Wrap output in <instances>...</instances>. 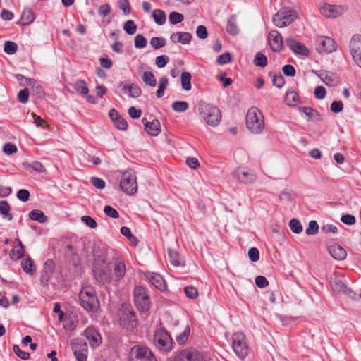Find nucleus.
<instances>
[{
  "instance_id": "nucleus-1",
  "label": "nucleus",
  "mask_w": 361,
  "mask_h": 361,
  "mask_svg": "<svg viewBox=\"0 0 361 361\" xmlns=\"http://www.w3.org/2000/svg\"><path fill=\"white\" fill-rule=\"evenodd\" d=\"M92 273L99 283L109 284L113 280L112 266L103 257H99L94 259Z\"/></svg>"
},
{
  "instance_id": "nucleus-2",
  "label": "nucleus",
  "mask_w": 361,
  "mask_h": 361,
  "mask_svg": "<svg viewBox=\"0 0 361 361\" xmlns=\"http://www.w3.org/2000/svg\"><path fill=\"white\" fill-rule=\"evenodd\" d=\"M197 109L198 113L207 125L216 126L220 123L221 113L216 106L201 101L197 104Z\"/></svg>"
},
{
  "instance_id": "nucleus-3",
  "label": "nucleus",
  "mask_w": 361,
  "mask_h": 361,
  "mask_svg": "<svg viewBox=\"0 0 361 361\" xmlns=\"http://www.w3.org/2000/svg\"><path fill=\"white\" fill-rule=\"evenodd\" d=\"M154 344L160 352L167 353L173 349L174 341L164 328L157 329L154 334Z\"/></svg>"
},
{
  "instance_id": "nucleus-4",
  "label": "nucleus",
  "mask_w": 361,
  "mask_h": 361,
  "mask_svg": "<svg viewBox=\"0 0 361 361\" xmlns=\"http://www.w3.org/2000/svg\"><path fill=\"white\" fill-rule=\"evenodd\" d=\"M246 126L254 134H259L264 128L262 113L256 107L250 108L246 114Z\"/></svg>"
},
{
  "instance_id": "nucleus-5",
  "label": "nucleus",
  "mask_w": 361,
  "mask_h": 361,
  "mask_svg": "<svg viewBox=\"0 0 361 361\" xmlns=\"http://www.w3.org/2000/svg\"><path fill=\"white\" fill-rule=\"evenodd\" d=\"M134 302L139 311L147 312L149 310L151 300L149 291L142 286H137L133 290Z\"/></svg>"
},
{
  "instance_id": "nucleus-6",
  "label": "nucleus",
  "mask_w": 361,
  "mask_h": 361,
  "mask_svg": "<svg viewBox=\"0 0 361 361\" xmlns=\"http://www.w3.org/2000/svg\"><path fill=\"white\" fill-rule=\"evenodd\" d=\"M79 300L82 307L89 312H94L99 307L95 292L92 288L82 289L79 294Z\"/></svg>"
},
{
  "instance_id": "nucleus-7",
  "label": "nucleus",
  "mask_w": 361,
  "mask_h": 361,
  "mask_svg": "<svg viewBox=\"0 0 361 361\" xmlns=\"http://www.w3.org/2000/svg\"><path fill=\"white\" fill-rule=\"evenodd\" d=\"M119 186L126 195H133L137 192V183L133 170L128 169L122 173Z\"/></svg>"
},
{
  "instance_id": "nucleus-8",
  "label": "nucleus",
  "mask_w": 361,
  "mask_h": 361,
  "mask_svg": "<svg viewBox=\"0 0 361 361\" xmlns=\"http://www.w3.org/2000/svg\"><path fill=\"white\" fill-rule=\"evenodd\" d=\"M296 18L297 13L294 10L283 8L274 15L272 21L276 27L282 28L291 24Z\"/></svg>"
},
{
  "instance_id": "nucleus-9",
  "label": "nucleus",
  "mask_w": 361,
  "mask_h": 361,
  "mask_svg": "<svg viewBox=\"0 0 361 361\" xmlns=\"http://www.w3.org/2000/svg\"><path fill=\"white\" fill-rule=\"evenodd\" d=\"M129 361H157L154 353L147 346H133L129 353Z\"/></svg>"
},
{
  "instance_id": "nucleus-10",
  "label": "nucleus",
  "mask_w": 361,
  "mask_h": 361,
  "mask_svg": "<svg viewBox=\"0 0 361 361\" xmlns=\"http://www.w3.org/2000/svg\"><path fill=\"white\" fill-rule=\"evenodd\" d=\"M203 354L194 347L181 349L174 353L173 361H204Z\"/></svg>"
},
{
  "instance_id": "nucleus-11",
  "label": "nucleus",
  "mask_w": 361,
  "mask_h": 361,
  "mask_svg": "<svg viewBox=\"0 0 361 361\" xmlns=\"http://www.w3.org/2000/svg\"><path fill=\"white\" fill-rule=\"evenodd\" d=\"M232 348L236 355L243 360L248 354V345L243 333H235L232 337Z\"/></svg>"
},
{
  "instance_id": "nucleus-12",
  "label": "nucleus",
  "mask_w": 361,
  "mask_h": 361,
  "mask_svg": "<svg viewBox=\"0 0 361 361\" xmlns=\"http://www.w3.org/2000/svg\"><path fill=\"white\" fill-rule=\"evenodd\" d=\"M71 348L77 361H86L88 348L85 341L82 338H76L72 341Z\"/></svg>"
},
{
  "instance_id": "nucleus-13",
  "label": "nucleus",
  "mask_w": 361,
  "mask_h": 361,
  "mask_svg": "<svg viewBox=\"0 0 361 361\" xmlns=\"http://www.w3.org/2000/svg\"><path fill=\"white\" fill-rule=\"evenodd\" d=\"M233 177L240 183L245 185L255 183L257 176L256 173L250 170L237 169L233 173Z\"/></svg>"
},
{
  "instance_id": "nucleus-14",
  "label": "nucleus",
  "mask_w": 361,
  "mask_h": 361,
  "mask_svg": "<svg viewBox=\"0 0 361 361\" xmlns=\"http://www.w3.org/2000/svg\"><path fill=\"white\" fill-rule=\"evenodd\" d=\"M317 46L318 51L322 54H330L336 49L334 40L325 36H320L317 38Z\"/></svg>"
},
{
  "instance_id": "nucleus-15",
  "label": "nucleus",
  "mask_w": 361,
  "mask_h": 361,
  "mask_svg": "<svg viewBox=\"0 0 361 361\" xmlns=\"http://www.w3.org/2000/svg\"><path fill=\"white\" fill-rule=\"evenodd\" d=\"M350 49L355 62L361 68V35H355L352 37Z\"/></svg>"
},
{
  "instance_id": "nucleus-16",
  "label": "nucleus",
  "mask_w": 361,
  "mask_h": 361,
  "mask_svg": "<svg viewBox=\"0 0 361 361\" xmlns=\"http://www.w3.org/2000/svg\"><path fill=\"white\" fill-rule=\"evenodd\" d=\"M268 42L271 49L275 52H279L283 49V37L279 32L276 30H272L269 32L268 35Z\"/></svg>"
},
{
  "instance_id": "nucleus-17",
  "label": "nucleus",
  "mask_w": 361,
  "mask_h": 361,
  "mask_svg": "<svg viewBox=\"0 0 361 361\" xmlns=\"http://www.w3.org/2000/svg\"><path fill=\"white\" fill-rule=\"evenodd\" d=\"M321 13L328 18H336L341 15L345 9L342 6L324 4L320 7Z\"/></svg>"
},
{
  "instance_id": "nucleus-18",
  "label": "nucleus",
  "mask_w": 361,
  "mask_h": 361,
  "mask_svg": "<svg viewBox=\"0 0 361 361\" xmlns=\"http://www.w3.org/2000/svg\"><path fill=\"white\" fill-rule=\"evenodd\" d=\"M285 42L290 49H291L295 54L302 56L308 55L309 51L307 47L293 37L286 38Z\"/></svg>"
},
{
  "instance_id": "nucleus-19",
  "label": "nucleus",
  "mask_w": 361,
  "mask_h": 361,
  "mask_svg": "<svg viewBox=\"0 0 361 361\" xmlns=\"http://www.w3.org/2000/svg\"><path fill=\"white\" fill-rule=\"evenodd\" d=\"M84 336L92 348L99 346L102 343L100 334L93 327H87L84 331Z\"/></svg>"
},
{
  "instance_id": "nucleus-20",
  "label": "nucleus",
  "mask_w": 361,
  "mask_h": 361,
  "mask_svg": "<svg viewBox=\"0 0 361 361\" xmlns=\"http://www.w3.org/2000/svg\"><path fill=\"white\" fill-rule=\"evenodd\" d=\"M142 122L145 126V130L147 134L151 136H157L161 131V126L159 120L153 119L152 121H147L145 118L142 119Z\"/></svg>"
},
{
  "instance_id": "nucleus-21",
  "label": "nucleus",
  "mask_w": 361,
  "mask_h": 361,
  "mask_svg": "<svg viewBox=\"0 0 361 361\" xmlns=\"http://www.w3.org/2000/svg\"><path fill=\"white\" fill-rule=\"evenodd\" d=\"M109 116L118 129L121 130H125L127 129L128 123L119 114V113L116 109H111L109 111Z\"/></svg>"
},
{
  "instance_id": "nucleus-22",
  "label": "nucleus",
  "mask_w": 361,
  "mask_h": 361,
  "mask_svg": "<svg viewBox=\"0 0 361 361\" xmlns=\"http://www.w3.org/2000/svg\"><path fill=\"white\" fill-rule=\"evenodd\" d=\"M331 256L336 260H343L347 256L345 250L338 244H334L328 247Z\"/></svg>"
},
{
  "instance_id": "nucleus-23",
  "label": "nucleus",
  "mask_w": 361,
  "mask_h": 361,
  "mask_svg": "<svg viewBox=\"0 0 361 361\" xmlns=\"http://www.w3.org/2000/svg\"><path fill=\"white\" fill-rule=\"evenodd\" d=\"M112 267L114 268V273L112 274L113 279L116 281H120L123 278L126 271L124 262L123 261L116 259L114 261V266Z\"/></svg>"
},
{
  "instance_id": "nucleus-24",
  "label": "nucleus",
  "mask_w": 361,
  "mask_h": 361,
  "mask_svg": "<svg viewBox=\"0 0 361 361\" xmlns=\"http://www.w3.org/2000/svg\"><path fill=\"white\" fill-rule=\"evenodd\" d=\"M192 36L189 32H173L170 36V39L173 43H181L183 44H188L190 42Z\"/></svg>"
},
{
  "instance_id": "nucleus-25",
  "label": "nucleus",
  "mask_w": 361,
  "mask_h": 361,
  "mask_svg": "<svg viewBox=\"0 0 361 361\" xmlns=\"http://www.w3.org/2000/svg\"><path fill=\"white\" fill-rule=\"evenodd\" d=\"M150 283L160 291L166 290V283L164 278L159 274L152 273L149 276Z\"/></svg>"
},
{
  "instance_id": "nucleus-26",
  "label": "nucleus",
  "mask_w": 361,
  "mask_h": 361,
  "mask_svg": "<svg viewBox=\"0 0 361 361\" xmlns=\"http://www.w3.org/2000/svg\"><path fill=\"white\" fill-rule=\"evenodd\" d=\"M298 110L300 112L304 113L312 121L318 122L322 121V116L316 109L311 107L299 106Z\"/></svg>"
},
{
  "instance_id": "nucleus-27",
  "label": "nucleus",
  "mask_w": 361,
  "mask_h": 361,
  "mask_svg": "<svg viewBox=\"0 0 361 361\" xmlns=\"http://www.w3.org/2000/svg\"><path fill=\"white\" fill-rule=\"evenodd\" d=\"M15 246L11 250L10 256L12 259L17 260L23 257L25 252V247L23 245L21 240L18 238L15 240Z\"/></svg>"
},
{
  "instance_id": "nucleus-28",
  "label": "nucleus",
  "mask_w": 361,
  "mask_h": 361,
  "mask_svg": "<svg viewBox=\"0 0 361 361\" xmlns=\"http://www.w3.org/2000/svg\"><path fill=\"white\" fill-rule=\"evenodd\" d=\"M122 314L121 316V322L123 325H126V322L128 323V326H131L132 328L136 325V318L135 314L133 312L130 310H121Z\"/></svg>"
},
{
  "instance_id": "nucleus-29",
  "label": "nucleus",
  "mask_w": 361,
  "mask_h": 361,
  "mask_svg": "<svg viewBox=\"0 0 361 361\" xmlns=\"http://www.w3.org/2000/svg\"><path fill=\"white\" fill-rule=\"evenodd\" d=\"M226 32L232 36H235L238 34L239 29L237 23V18L235 14L231 15L228 18L226 23Z\"/></svg>"
},
{
  "instance_id": "nucleus-30",
  "label": "nucleus",
  "mask_w": 361,
  "mask_h": 361,
  "mask_svg": "<svg viewBox=\"0 0 361 361\" xmlns=\"http://www.w3.org/2000/svg\"><path fill=\"white\" fill-rule=\"evenodd\" d=\"M168 255L171 264L174 267H180L184 265L183 258L176 250L173 249H168Z\"/></svg>"
},
{
  "instance_id": "nucleus-31",
  "label": "nucleus",
  "mask_w": 361,
  "mask_h": 361,
  "mask_svg": "<svg viewBox=\"0 0 361 361\" xmlns=\"http://www.w3.org/2000/svg\"><path fill=\"white\" fill-rule=\"evenodd\" d=\"M21 267L23 270L28 274L32 275L36 271L34 261L30 257L22 260Z\"/></svg>"
},
{
  "instance_id": "nucleus-32",
  "label": "nucleus",
  "mask_w": 361,
  "mask_h": 361,
  "mask_svg": "<svg viewBox=\"0 0 361 361\" xmlns=\"http://www.w3.org/2000/svg\"><path fill=\"white\" fill-rule=\"evenodd\" d=\"M29 85L30 87L31 91L34 94L36 95L38 98H42L45 95V92L40 84H39L35 79L32 80H29Z\"/></svg>"
},
{
  "instance_id": "nucleus-33",
  "label": "nucleus",
  "mask_w": 361,
  "mask_h": 361,
  "mask_svg": "<svg viewBox=\"0 0 361 361\" xmlns=\"http://www.w3.org/2000/svg\"><path fill=\"white\" fill-rule=\"evenodd\" d=\"M35 16L34 12L31 8H26L23 10L21 14V20L22 24L23 25H30L35 20Z\"/></svg>"
},
{
  "instance_id": "nucleus-34",
  "label": "nucleus",
  "mask_w": 361,
  "mask_h": 361,
  "mask_svg": "<svg viewBox=\"0 0 361 361\" xmlns=\"http://www.w3.org/2000/svg\"><path fill=\"white\" fill-rule=\"evenodd\" d=\"M28 216L30 219L38 221L39 223H44L47 221V216L42 211L39 209H34L30 211Z\"/></svg>"
},
{
  "instance_id": "nucleus-35",
  "label": "nucleus",
  "mask_w": 361,
  "mask_h": 361,
  "mask_svg": "<svg viewBox=\"0 0 361 361\" xmlns=\"http://www.w3.org/2000/svg\"><path fill=\"white\" fill-rule=\"evenodd\" d=\"M190 334V328L187 325L183 331L176 337V341L179 345H184L188 341Z\"/></svg>"
},
{
  "instance_id": "nucleus-36",
  "label": "nucleus",
  "mask_w": 361,
  "mask_h": 361,
  "mask_svg": "<svg viewBox=\"0 0 361 361\" xmlns=\"http://www.w3.org/2000/svg\"><path fill=\"white\" fill-rule=\"evenodd\" d=\"M11 209V206L7 201H0V214L8 220H12L13 217V214L10 213Z\"/></svg>"
},
{
  "instance_id": "nucleus-37",
  "label": "nucleus",
  "mask_w": 361,
  "mask_h": 361,
  "mask_svg": "<svg viewBox=\"0 0 361 361\" xmlns=\"http://www.w3.org/2000/svg\"><path fill=\"white\" fill-rule=\"evenodd\" d=\"M152 18L154 22L159 25H162L166 23V13L161 9L154 10L152 12Z\"/></svg>"
},
{
  "instance_id": "nucleus-38",
  "label": "nucleus",
  "mask_w": 361,
  "mask_h": 361,
  "mask_svg": "<svg viewBox=\"0 0 361 361\" xmlns=\"http://www.w3.org/2000/svg\"><path fill=\"white\" fill-rule=\"evenodd\" d=\"M331 286L334 291L345 293L347 290L346 285L340 279H334L331 282Z\"/></svg>"
},
{
  "instance_id": "nucleus-39",
  "label": "nucleus",
  "mask_w": 361,
  "mask_h": 361,
  "mask_svg": "<svg viewBox=\"0 0 361 361\" xmlns=\"http://www.w3.org/2000/svg\"><path fill=\"white\" fill-rule=\"evenodd\" d=\"M169 84L167 77L162 76L159 80L158 90L156 92V95L158 98H161L164 96V90Z\"/></svg>"
},
{
  "instance_id": "nucleus-40",
  "label": "nucleus",
  "mask_w": 361,
  "mask_h": 361,
  "mask_svg": "<svg viewBox=\"0 0 361 361\" xmlns=\"http://www.w3.org/2000/svg\"><path fill=\"white\" fill-rule=\"evenodd\" d=\"M181 85L184 90H191V74L189 72H183L180 75Z\"/></svg>"
},
{
  "instance_id": "nucleus-41",
  "label": "nucleus",
  "mask_w": 361,
  "mask_h": 361,
  "mask_svg": "<svg viewBox=\"0 0 361 361\" xmlns=\"http://www.w3.org/2000/svg\"><path fill=\"white\" fill-rule=\"evenodd\" d=\"M23 166L25 169H32L39 173L45 171L43 164L37 161H32V163H23Z\"/></svg>"
},
{
  "instance_id": "nucleus-42",
  "label": "nucleus",
  "mask_w": 361,
  "mask_h": 361,
  "mask_svg": "<svg viewBox=\"0 0 361 361\" xmlns=\"http://www.w3.org/2000/svg\"><path fill=\"white\" fill-rule=\"evenodd\" d=\"M142 80L146 85L152 87H154L157 85L155 77L152 72H144V73L142 75Z\"/></svg>"
},
{
  "instance_id": "nucleus-43",
  "label": "nucleus",
  "mask_w": 361,
  "mask_h": 361,
  "mask_svg": "<svg viewBox=\"0 0 361 361\" xmlns=\"http://www.w3.org/2000/svg\"><path fill=\"white\" fill-rule=\"evenodd\" d=\"M298 93L294 90H288L286 92L285 101L289 106L295 105L298 102Z\"/></svg>"
},
{
  "instance_id": "nucleus-44",
  "label": "nucleus",
  "mask_w": 361,
  "mask_h": 361,
  "mask_svg": "<svg viewBox=\"0 0 361 361\" xmlns=\"http://www.w3.org/2000/svg\"><path fill=\"white\" fill-rule=\"evenodd\" d=\"M75 91L80 95L85 96L88 94L89 90L85 80H78L75 84Z\"/></svg>"
},
{
  "instance_id": "nucleus-45",
  "label": "nucleus",
  "mask_w": 361,
  "mask_h": 361,
  "mask_svg": "<svg viewBox=\"0 0 361 361\" xmlns=\"http://www.w3.org/2000/svg\"><path fill=\"white\" fill-rule=\"evenodd\" d=\"M267 58L264 54L261 52L256 53L254 59V63L256 66L264 68L267 66Z\"/></svg>"
},
{
  "instance_id": "nucleus-46",
  "label": "nucleus",
  "mask_w": 361,
  "mask_h": 361,
  "mask_svg": "<svg viewBox=\"0 0 361 361\" xmlns=\"http://www.w3.org/2000/svg\"><path fill=\"white\" fill-rule=\"evenodd\" d=\"M188 107V102L185 101H176L172 104V109L176 112H184Z\"/></svg>"
},
{
  "instance_id": "nucleus-47",
  "label": "nucleus",
  "mask_w": 361,
  "mask_h": 361,
  "mask_svg": "<svg viewBox=\"0 0 361 361\" xmlns=\"http://www.w3.org/2000/svg\"><path fill=\"white\" fill-rule=\"evenodd\" d=\"M123 30L127 34L132 35L136 32L137 25L133 20H128L124 23Z\"/></svg>"
},
{
  "instance_id": "nucleus-48",
  "label": "nucleus",
  "mask_w": 361,
  "mask_h": 361,
  "mask_svg": "<svg viewBox=\"0 0 361 361\" xmlns=\"http://www.w3.org/2000/svg\"><path fill=\"white\" fill-rule=\"evenodd\" d=\"M150 45L155 49L162 48L166 45V39L161 37H154L150 39Z\"/></svg>"
},
{
  "instance_id": "nucleus-49",
  "label": "nucleus",
  "mask_w": 361,
  "mask_h": 361,
  "mask_svg": "<svg viewBox=\"0 0 361 361\" xmlns=\"http://www.w3.org/2000/svg\"><path fill=\"white\" fill-rule=\"evenodd\" d=\"M118 7L121 11H123V15L128 16L130 13L131 8L128 0H118Z\"/></svg>"
},
{
  "instance_id": "nucleus-50",
  "label": "nucleus",
  "mask_w": 361,
  "mask_h": 361,
  "mask_svg": "<svg viewBox=\"0 0 361 361\" xmlns=\"http://www.w3.org/2000/svg\"><path fill=\"white\" fill-rule=\"evenodd\" d=\"M184 19L183 14L173 11L169 14V20L171 25H176L181 23Z\"/></svg>"
},
{
  "instance_id": "nucleus-51",
  "label": "nucleus",
  "mask_w": 361,
  "mask_h": 361,
  "mask_svg": "<svg viewBox=\"0 0 361 361\" xmlns=\"http://www.w3.org/2000/svg\"><path fill=\"white\" fill-rule=\"evenodd\" d=\"M289 227L290 230L295 233H300L302 231V226L299 220L296 219H292L289 222Z\"/></svg>"
},
{
  "instance_id": "nucleus-52",
  "label": "nucleus",
  "mask_w": 361,
  "mask_h": 361,
  "mask_svg": "<svg viewBox=\"0 0 361 361\" xmlns=\"http://www.w3.org/2000/svg\"><path fill=\"white\" fill-rule=\"evenodd\" d=\"M4 50L7 54H13L18 50V45L13 42L6 41L4 43Z\"/></svg>"
},
{
  "instance_id": "nucleus-53",
  "label": "nucleus",
  "mask_w": 361,
  "mask_h": 361,
  "mask_svg": "<svg viewBox=\"0 0 361 361\" xmlns=\"http://www.w3.org/2000/svg\"><path fill=\"white\" fill-rule=\"evenodd\" d=\"M142 90L140 87L135 84H130L128 86V95L130 97H138L141 95Z\"/></svg>"
},
{
  "instance_id": "nucleus-54",
  "label": "nucleus",
  "mask_w": 361,
  "mask_h": 361,
  "mask_svg": "<svg viewBox=\"0 0 361 361\" xmlns=\"http://www.w3.org/2000/svg\"><path fill=\"white\" fill-rule=\"evenodd\" d=\"M319 225L314 220L309 222L308 226L305 229V233L307 235H314L318 232Z\"/></svg>"
},
{
  "instance_id": "nucleus-55",
  "label": "nucleus",
  "mask_w": 361,
  "mask_h": 361,
  "mask_svg": "<svg viewBox=\"0 0 361 361\" xmlns=\"http://www.w3.org/2000/svg\"><path fill=\"white\" fill-rule=\"evenodd\" d=\"M184 292L186 296L190 299H195L198 296V291L196 288L192 286L184 288Z\"/></svg>"
},
{
  "instance_id": "nucleus-56",
  "label": "nucleus",
  "mask_w": 361,
  "mask_h": 361,
  "mask_svg": "<svg viewBox=\"0 0 361 361\" xmlns=\"http://www.w3.org/2000/svg\"><path fill=\"white\" fill-rule=\"evenodd\" d=\"M147 45L146 38L141 34H138L135 37V47L137 49L145 48Z\"/></svg>"
},
{
  "instance_id": "nucleus-57",
  "label": "nucleus",
  "mask_w": 361,
  "mask_h": 361,
  "mask_svg": "<svg viewBox=\"0 0 361 361\" xmlns=\"http://www.w3.org/2000/svg\"><path fill=\"white\" fill-rule=\"evenodd\" d=\"M232 60V56L230 53L226 52L221 55H219L216 59V62L219 65H224L229 62H231Z\"/></svg>"
},
{
  "instance_id": "nucleus-58",
  "label": "nucleus",
  "mask_w": 361,
  "mask_h": 361,
  "mask_svg": "<svg viewBox=\"0 0 361 361\" xmlns=\"http://www.w3.org/2000/svg\"><path fill=\"white\" fill-rule=\"evenodd\" d=\"M272 84L278 88L282 87L285 84V80L281 74L273 75L271 79Z\"/></svg>"
},
{
  "instance_id": "nucleus-59",
  "label": "nucleus",
  "mask_w": 361,
  "mask_h": 361,
  "mask_svg": "<svg viewBox=\"0 0 361 361\" xmlns=\"http://www.w3.org/2000/svg\"><path fill=\"white\" fill-rule=\"evenodd\" d=\"M90 183L93 185L94 187H95L97 189L102 190L106 186L105 181L97 177H92L90 178Z\"/></svg>"
},
{
  "instance_id": "nucleus-60",
  "label": "nucleus",
  "mask_w": 361,
  "mask_h": 361,
  "mask_svg": "<svg viewBox=\"0 0 361 361\" xmlns=\"http://www.w3.org/2000/svg\"><path fill=\"white\" fill-rule=\"evenodd\" d=\"M18 99L20 102L25 104L29 99V90L27 88L21 90L18 94Z\"/></svg>"
},
{
  "instance_id": "nucleus-61",
  "label": "nucleus",
  "mask_w": 361,
  "mask_h": 361,
  "mask_svg": "<svg viewBox=\"0 0 361 361\" xmlns=\"http://www.w3.org/2000/svg\"><path fill=\"white\" fill-rule=\"evenodd\" d=\"M13 351L16 353V355L22 360H27L30 358V353L21 350L20 347L17 345H15L13 346Z\"/></svg>"
},
{
  "instance_id": "nucleus-62",
  "label": "nucleus",
  "mask_w": 361,
  "mask_h": 361,
  "mask_svg": "<svg viewBox=\"0 0 361 361\" xmlns=\"http://www.w3.org/2000/svg\"><path fill=\"white\" fill-rule=\"evenodd\" d=\"M169 61V58L166 55H161L156 58L155 63L158 68H164Z\"/></svg>"
},
{
  "instance_id": "nucleus-63",
  "label": "nucleus",
  "mask_w": 361,
  "mask_h": 361,
  "mask_svg": "<svg viewBox=\"0 0 361 361\" xmlns=\"http://www.w3.org/2000/svg\"><path fill=\"white\" fill-rule=\"evenodd\" d=\"M104 212L109 217L117 219L119 217L118 212L112 207L106 205L104 208Z\"/></svg>"
},
{
  "instance_id": "nucleus-64",
  "label": "nucleus",
  "mask_w": 361,
  "mask_h": 361,
  "mask_svg": "<svg viewBox=\"0 0 361 361\" xmlns=\"http://www.w3.org/2000/svg\"><path fill=\"white\" fill-rule=\"evenodd\" d=\"M248 257L251 262H256L259 259V252L257 248L251 247L248 250Z\"/></svg>"
}]
</instances>
